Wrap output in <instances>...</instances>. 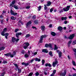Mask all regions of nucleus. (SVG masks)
Listing matches in <instances>:
<instances>
[{"label":"nucleus","mask_w":76,"mask_h":76,"mask_svg":"<svg viewBox=\"0 0 76 76\" xmlns=\"http://www.w3.org/2000/svg\"><path fill=\"white\" fill-rule=\"evenodd\" d=\"M55 61L53 62L52 64V66L53 67H55L57 64H58V61H57V59L56 58L55 59Z\"/></svg>","instance_id":"nucleus-1"},{"label":"nucleus","mask_w":76,"mask_h":76,"mask_svg":"<svg viewBox=\"0 0 76 76\" xmlns=\"http://www.w3.org/2000/svg\"><path fill=\"white\" fill-rule=\"evenodd\" d=\"M70 8V6H67L65 8H64L63 10L65 12H67V11L69 10Z\"/></svg>","instance_id":"nucleus-2"},{"label":"nucleus","mask_w":76,"mask_h":76,"mask_svg":"<svg viewBox=\"0 0 76 76\" xmlns=\"http://www.w3.org/2000/svg\"><path fill=\"white\" fill-rule=\"evenodd\" d=\"M45 47L46 48H47L49 47L50 48H52V45L51 43H49V44H46L45 45Z\"/></svg>","instance_id":"nucleus-3"},{"label":"nucleus","mask_w":76,"mask_h":76,"mask_svg":"<svg viewBox=\"0 0 76 76\" xmlns=\"http://www.w3.org/2000/svg\"><path fill=\"white\" fill-rule=\"evenodd\" d=\"M56 52H57L58 53H58V57L59 58H61V56H62V52H61V51H60V50H57L56 51Z\"/></svg>","instance_id":"nucleus-4"},{"label":"nucleus","mask_w":76,"mask_h":76,"mask_svg":"<svg viewBox=\"0 0 76 76\" xmlns=\"http://www.w3.org/2000/svg\"><path fill=\"white\" fill-rule=\"evenodd\" d=\"M42 52L44 53H48V50L47 49H44L42 50Z\"/></svg>","instance_id":"nucleus-5"},{"label":"nucleus","mask_w":76,"mask_h":76,"mask_svg":"<svg viewBox=\"0 0 76 76\" xmlns=\"http://www.w3.org/2000/svg\"><path fill=\"white\" fill-rule=\"evenodd\" d=\"M75 37V34H74L70 35L69 37H68L69 39H72Z\"/></svg>","instance_id":"nucleus-6"},{"label":"nucleus","mask_w":76,"mask_h":76,"mask_svg":"<svg viewBox=\"0 0 76 76\" xmlns=\"http://www.w3.org/2000/svg\"><path fill=\"white\" fill-rule=\"evenodd\" d=\"M22 34V33H17L15 34V37L18 38H19V35H21Z\"/></svg>","instance_id":"nucleus-7"},{"label":"nucleus","mask_w":76,"mask_h":76,"mask_svg":"<svg viewBox=\"0 0 76 76\" xmlns=\"http://www.w3.org/2000/svg\"><path fill=\"white\" fill-rule=\"evenodd\" d=\"M32 23V22L31 21H29L26 24V28H28V26L31 25Z\"/></svg>","instance_id":"nucleus-8"},{"label":"nucleus","mask_w":76,"mask_h":76,"mask_svg":"<svg viewBox=\"0 0 76 76\" xmlns=\"http://www.w3.org/2000/svg\"><path fill=\"white\" fill-rule=\"evenodd\" d=\"M66 71V70H64V72L61 74V76H65L67 73Z\"/></svg>","instance_id":"nucleus-9"},{"label":"nucleus","mask_w":76,"mask_h":76,"mask_svg":"<svg viewBox=\"0 0 76 76\" xmlns=\"http://www.w3.org/2000/svg\"><path fill=\"white\" fill-rule=\"evenodd\" d=\"M45 66H46V67H47V66H48L49 67H52L51 64H50V63L48 64V63L45 64Z\"/></svg>","instance_id":"nucleus-10"},{"label":"nucleus","mask_w":76,"mask_h":76,"mask_svg":"<svg viewBox=\"0 0 76 76\" xmlns=\"http://www.w3.org/2000/svg\"><path fill=\"white\" fill-rule=\"evenodd\" d=\"M47 4H46L47 6H50L51 4V2L50 1H48L47 2Z\"/></svg>","instance_id":"nucleus-11"},{"label":"nucleus","mask_w":76,"mask_h":76,"mask_svg":"<svg viewBox=\"0 0 76 76\" xmlns=\"http://www.w3.org/2000/svg\"><path fill=\"white\" fill-rule=\"evenodd\" d=\"M72 41L71 40H69L68 43V47H70V44L72 43Z\"/></svg>","instance_id":"nucleus-12"},{"label":"nucleus","mask_w":76,"mask_h":76,"mask_svg":"<svg viewBox=\"0 0 76 76\" xmlns=\"http://www.w3.org/2000/svg\"><path fill=\"white\" fill-rule=\"evenodd\" d=\"M12 42H16V38L14 37H13L12 38Z\"/></svg>","instance_id":"nucleus-13"},{"label":"nucleus","mask_w":76,"mask_h":76,"mask_svg":"<svg viewBox=\"0 0 76 76\" xmlns=\"http://www.w3.org/2000/svg\"><path fill=\"white\" fill-rule=\"evenodd\" d=\"M22 65H24V66H28V65H29V63H26L25 62H23L22 63Z\"/></svg>","instance_id":"nucleus-14"},{"label":"nucleus","mask_w":76,"mask_h":76,"mask_svg":"<svg viewBox=\"0 0 76 76\" xmlns=\"http://www.w3.org/2000/svg\"><path fill=\"white\" fill-rule=\"evenodd\" d=\"M58 29L59 31H62V29H63V27H62L61 26H59L58 28Z\"/></svg>","instance_id":"nucleus-15"},{"label":"nucleus","mask_w":76,"mask_h":76,"mask_svg":"<svg viewBox=\"0 0 76 76\" xmlns=\"http://www.w3.org/2000/svg\"><path fill=\"white\" fill-rule=\"evenodd\" d=\"M35 61H36L39 62L41 61V59L40 58H35Z\"/></svg>","instance_id":"nucleus-16"},{"label":"nucleus","mask_w":76,"mask_h":76,"mask_svg":"<svg viewBox=\"0 0 76 76\" xmlns=\"http://www.w3.org/2000/svg\"><path fill=\"white\" fill-rule=\"evenodd\" d=\"M10 19H11V20H16V18L15 17L13 16H12L10 17Z\"/></svg>","instance_id":"nucleus-17"},{"label":"nucleus","mask_w":76,"mask_h":76,"mask_svg":"<svg viewBox=\"0 0 76 76\" xmlns=\"http://www.w3.org/2000/svg\"><path fill=\"white\" fill-rule=\"evenodd\" d=\"M45 26H42L41 27V28L42 30L43 31H45Z\"/></svg>","instance_id":"nucleus-18"},{"label":"nucleus","mask_w":76,"mask_h":76,"mask_svg":"<svg viewBox=\"0 0 76 76\" xmlns=\"http://www.w3.org/2000/svg\"><path fill=\"white\" fill-rule=\"evenodd\" d=\"M44 9L45 10H46V12L48 11V9L47 7V5H46V4L44 5Z\"/></svg>","instance_id":"nucleus-19"},{"label":"nucleus","mask_w":76,"mask_h":76,"mask_svg":"<svg viewBox=\"0 0 76 76\" xmlns=\"http://www.w3.org/2000/svg\"><path fill=\"white\" fill-rule=\"evenodd\" d=\"M61 20H67V17H62L61 18Z\"/></svg>","instance_id":"nucleus-20"},{"label":"nucleus","mask_w":76,"mask_h":76,"mask_svg":"<svg viewBox=\"0 0 76 76\" xmlns=\"http://www.w3.org/2000/svg\"><path fill=\"white\" fill-rule=\"evenodd\" d=\"M34 25H37L38 23V20H34Z\"/></svg>","instance_id":"nucleus-21"},{"label":"nucleus","mask_w":76,"mask_h":76,"mask_svg":"<svg viewBox=\"0 0 76 76\" xmlns=\"http://www.w3.org/2000/svg\"><path fill=\"white\" fill-rule=\"evenodd\" d=\"M51 35H52V36L54 37L56 35V33L54 32H52L51 33Z\"/></svg>","instance_id":"nucleus-22"},{"label":"nucleus","mask_w":76,"mask_h":76,"mask_svg":"<svg viewBox=\"0 0 76 76\" xmlns=\"http://www.w3.org/2000/svg\"><path fill=\"white\" fill-rule=\"evenodd\" d=\"M10 54H11V53H8L4 54V55L6 56V57H9V56H10Z\"/></svg>","instance_id":"nucleus-23"},{"label":"nucleus","mask_w":76,"mask_h":76,"mask_svg":"<svg viewBox=\"0 0 76 76\" xmlns=\"http://www.w3.org/2000/svg\"><path fill=\"white\" fill-rule=\"evenodd\" d=\"M49 54L51 57H53V52H52L51 51H50Z\"/></svg>","instance_id":"nucleus-24"},{"label":"nucleus","mask_w":76,"mask_h":76,"mask_svg":"<svg viewBox=\"0 0 76 76\" xmlns=\"http://www.w3.org/2000/svg\"><path fill=\"white\" fill-rule=\"evenodd\" d=\"M43 39L41 37L40 39L39 40L40 43H42V42H43V41H42Z\"/></svg>","instance_id":"nucleus-25"},{"label":"nucleus","mask_w":76,"mask_h":76,"mask_svg":"<svg viewBox=\"0 0 76 76\" xmlns=\"http://www.w3.org/2000/svg\"><path fill=\"white\" fill-rule=\"evenodd\" d=\"M4 48H4V47H0V51H2V50H4Z\"/></svg>","instance_id":"nucleus-26"},{"label":"nucleus","mask_w":76,"mask_h":76,"mask_svg":"<svg viewBox=\"0 0 76 76\" xmlns=\"http://www.w3.org/2000/svg\"><path fill=\"white\" fill-rule=\"evenodd\" d=\"M17 69H18V72L19 73H20L22 72V70L21 69H19V68Z\"/></svg>","instance_id":"nucleus-27"},{"label":"nucleus","mask_w":76,"mask_h":76,"mask_svg":"<svg viewBox=\"0 0 76 76\" xmlns=\"http://www.w3.org/2000/svg\"><path fill=\"white\" fill-rule=\"evenodd\" d=\"M73 51L74 52H75V53H74V55L75 56L76 55V48H74L73 49Z\"/></svg>","instance_id":"nucleus-28"},{"label":"nucleus","mask_w":76,"mask_h":76,"mask_svg":"<svg viewBox=\"0 0 76 76\" xmlns=\"http://www.w3.org/2000/svg\"><path fill=\"white\" fill-rule=\"evenodd\" d=\"M41 37H42L43 39L44 38H47V35H42Z\"/></svg>","instance_id":"nucleus-29"},{"label":"nucleus","mask_w":76,"mask_h":76,"mask_svg":"<svg viewBox=\"0 0 76 76\" xmlns=\"http://www.w3.org/2000/svg\"><path fill=\"white\" fill-rule=\"evenodd\" d=\"M7 28H5L3 29V32H4L5 33L6 32H7Z\"/></svg>","instance_id":"nucleus-30"},{"label":"nucleus","mask_w":76,"mask_h":76,"mask_svg":"<svg viewBox=\"0 0 76 76\" xmlns=\"http://www.w3.org/2000/svg\"><path fill=\"white\" fill-rule=\"evenodd\" d=\"M72 63L73 65V66H76V63H75V61H72Z\"/></svg>","instance_id":"nucleus-31"},{"label":"nucleus","mask_w":76,"mask_h":76,"mask_svg":"<svg viewBox=\"0 0 76 76\" xmlns=\"http://www.w3.org/2000/svg\"><path fill=\"white\" fill-rule=\"evenodd\" d=\"M32 19L34 20L35 19H36V16L35 15H34L32 16Z\"/></svg>","instance_id":"nucleus-32"},{"label":"nucleus","mask_w":76,"mask_h":76,"mask_svg":"<svg viewBox=\"0 0 76 76\" xmlns=\"http://www.w3.org/2000/svg\"><path fill=\"white\" fill-rule=\"evenodd\" d=\"M24 44H26V46H27L28 47L29 45V43L28 42H26L24 43Z\"/></svg>","instance_id":"nucleus-33"},{"label":"nucleus","mask_w":76,"mask_h":76,"mask_svg":"<svg viewBox=\"0 0 76 76\" xmlns=\"http://www.w3.org/2000/svg\"><path fill=\"white\" fill-rule=\"evenodd\" d=\"M31 36V35L30 34H28L26 35L25 36V38H28V37H29Z\"/></svg>","instance_id":"nucleus-34"},{"label":"nucleus","mask_w":76,"mask_h":76,"mask_svg":"<svg viewBox=\"0 0 76 76\" xmlns=\"http://www.w3.org/2000/svg\"><path fill=\"white\" fill-rule=\"evenodd\" d=\"M33 75V73L32 72H30L27 76H32Z\"/></svg>","instance_id":"nucleus-35"},{"label":"nucleus","mask_w":76,"mask_h":76,"mask_svg":"<svg viewBox=\"0 0 76 76\" xmlns=\"http://www.w3.org/2000/svg\"><path fill=\"white\" fill-rule=\"evenodd\" d=\"M4 33H5V32H2L1 33V35L3 36H5V34H4Z\"/></svg>","instance_id":"nucleus-36"},{"label":"nucleus","mask_w":76,"mask_h":76,"mask_svg":"<svg viewBox=\"0 0 76 76\" xmlns=\"http://www.w3.org/2000/svg\"><path fill=\"white\" fill-rule=\"evenodd\" d=\"M42 65H44V63H45V60H44V59H42Z\"/></svg>","instance_id":"nucleus-37"},{"label":"nucleus","mask_w":76,"mask_h":76,"mask_svg":"<svg viewBox=\"0 0 76 76\" xmlns=\"http://www.w3.org/2000/svg\"><path fill=\"white\" fill-rule=\"evenodd\" d=\"M25 57L26 58H28L29 57V55L27 54H25Z\"/></svg>","instance_id":"nucleus-38"},{"label":"nucleus","mask_w":76,"mask_h":76,"mask_svg":"<svg viewBox=\"0 0 76 76\" xmlns=\"http://www.w3.org/2000/svg\"><path fill=\"white\" fill-rule=\"evenodd\" d=\"M15 2L16 1L15 0H14L12 2V4L13 5H14V4H15Z\"/></svg>","instance_id":"nucleus-39"},{"label":"nucleus","mask_w":76,"mask_h":76,"mask_svg":"<svg viewBox=\"0 0 76 76\" xmlns=\"http://www.w3.org/2000/svg\"><path fill=\"white\" fill-rule=\"evenodd\" d=\"M41 6H40L39 7H38V11H40V10H41Z\"/></svg>","instance_id":"nucleus-40"},{"label":"nucleus","mask_w":76,"mask_h":76,"mask_svg":"<svg viewBox=\"0 0 76 76\" xmlns=\"http://www.w3.org/2000/svg\"><path fill=\"white\" fill-rule=\"evenodd\" d=\"M14 7L15 9H18V7L17 6L15 5H14Z\"/></svg>","instance_id":"nucleus-41"},{"label":"nucleus","mask_w":76,"mask_h":76,"mask_svg":"<svg viewBox=\"0 0 76 76\" xmlns=\"http://www.w3.org/2000/svg\"><path fill=\"white\" fill-rule=\"evenodd\" d=\"M58 49V48L57 47V45H55V48H54V50H57Z\"/></svg>","instance_id":"nucleus-42"},{"label":"nucleus","mask_w":76,"mask_h":76,"mask_svg":"<svg viewBox=\"0 0 76 76\" xmlns=\"http://www.w3.org/2000/svg\"><path fill=\"white\" fill-rule=\"evenodd\" d=\"M76 44V40H74L73 41L72 43V45H75Z\"/></svg>","instance_id":"nucleus-43"},{"label":"nucleus","mask_w":76,"mask_h":76,"mask_svg":"<svg viewBox=\"0 0 76 76\" xmlns=\"http://www.w3.org/2000/svg\"><path fill=\"white\" fill-rule=\"evenodd\" d=\"M19 31V30L18 28H16L15 29V32H17L18 31Z\"/></svg>","instance_id":"nucleus-44"},{"label":"nucleus","mask_w":76,"mask_h":76,"mask_svg":"<svg viewBox=\"0 0 76 76\" xmlns=\"http://www.w3.org/2000/svg\"><path fill=\"white\" fill-rule=\"evenodd\" d=\"M10 12V13L11 14V15H13V14L14 12H13V10H11Z\"/></svg>","instance_id":"nucleus-45"},{"label":"nucleus","mask_w":76,"mask_h":76,"mask_svg":"<svg viewBox=\"0 0 76 76\" xmlns=\"http://www.w3.org/2000/svg\"><path fill=\"white\" fill-rule=\"evenodd\" d=\"M14 66H15V67H16L17 69H18L19 68L18 67V65L17 64H14Z\"/></svg>","instance_id":"nucleus-46"},{"label":"nucleus","mask_w":76,"mask_h":76,"mask_svg":"<svg viewBox=\"0 0 76 76\" xmlns=\"http://www.w3.org/2000/svg\"><path fill=\"white\" fill-rule=\"evenodd\" d=\"M35 75L36 76H38L39 75V73H38V72H37L36 73H35Z\"/></svg>","instance_id":"nucleus-47"},{"label":"nucleus","mask_w":76,"mask_h":76,"mask_svg":"<svg viewBox=\"0 0 76 76\" xmlns=\"http://www.w3.org/2000/svg\"><path fill=\"white\" fill-rule=\"evenodd\" d=\"M18 23H21V25H23V23H22V21H21V20H19Z\"/></svg>","instance_id":"nucleus-48"},{"label":"nucleus","mask_w":76,"mask_h":76,"mask_svg":"<svg viewBox=\"0 0 76 76\" xmlns=\"http://www.w3.org/2000/svg\"><path fill=\"white\" fill-rule=\"evenodd\" d=\"M56 70L55 69L53 70V73L52 74H56Z\"/></svg>","instance_id":"nucleus-49"},{"label":"nucleus","mask_w":76,"mask_h":76,"mask_svg":"<svg viewBox=\"0 0 76 76\" xmlns=\"http://www.w3.org/2000/svg\"><path fill=\"white\" fill-rule=\"evenodd\" d=\"M2 63H4V64H6V63H7V61H4L2 62Z\"/></svg>","instance_id":"nucleus-50"},{"label":"nucleus","mask_w":76,"mask_h":76,"mask_svg":"<svg viewBox=\"0 0 76 76\" xmlns=\"http://www.w3.org/2000/svg\"><path fill=\"white\" fill-rule=\"evenodd\" d=\"M5 36L8 37V36H9V33H6L5 34Z\"/></svg>","instance_id":"nucleus-51"},{"label":"nucleus","mask_w":76,"mask_h":76,"mask_svg":"<svg viewBox=\"0 0 76 76\" xmlns=\"http://www.w3.org/2000/svg\"><path fill=\"white\" fill-rule=\"evenodd\" d=\"M53 8H52L50 9V13H52L53 12Z\"/></svg>","instance_id":"nucleus-52"},{"label":"nucleus","mask_w":76,"mask_h":76,"mask_svg":"<svg viewBox=\"0 0 76 76\" xmlns=\"http://www.w3.org/2000/svg\"><path fill=\"white\" fill-rule=\"evenodd\" d=\"M32 28H33V29H35L36 30H37V27H35L32 26Z\"/></svg>","instance_id":"nucleus-53"},{"label":"nucleus","mask_w":76,"mask_h":76,"mask_svg":"<svg viewBox=\"0 0 76 76\" xmlns=\"http://www.w3.org/2000/svg\"><path fill=\"white\" fill-rule=\"evenodd\" d=\"M28 46H24L23 48H24V49H26V48H28Z\"/></svg>","instance_id":"nucleus-54"},{"label":"nucleus","mask_w":76,"mask_h":76,"mask_svg":"<svg viewBox=\"0 0 76 76\" xmlns=\"http://www.w3.org/2000/svg\"><path fill=\"white\" fill-rule=\"evenodd\" d=\"M34 59H32L31 60L30 63H32L34 61Z\"/></svg>","instance_id":"nucleus-55"},{"label":"nucleus","mask_w":76,"mask_h":76,"mask_svg":"<svg viewBox=\"0 0 76 76\" xmlns=\"http://www.w3.org/2000/svg\"><path fill=\"white\" fill-rule=\"evenodd\" d=\"M31 7L30 6H27L26 7V9H28Z\"/></svg>","instance_id":"nucleus-56"},{"label":"nucleus","mask_w":76,"mask_h":76,"mask_svg":"<svg viewBox=\"0 0 76 76\" xmlns=\"http://www.w3.org/2000/svg\"><path fill=\"white\" fill-rule=\"evenodd\" d=\"M10 56L12 58V57H14V56L13 54H11V53H10Z\"/></svg>","instance_id":"nucleus-57"},{"label":"nucleus","mask_w":76,"mask_h":76,"mask_svg":"<svg viewBox=\"0 0 76 76\" xmlns=\"http://www.w3.org/2000/svg\"><path fill=\"white\" fill-rule=\"evenodd\" d=\"M25 51L24 50H23L21 51V53L22 54H24L25 53Z\"/></svg>","instance_id":"nucleus-58"},{"label":"nucleus","mask_w":76,"mask_h":76,"mask_svg":"<svg viewBox=\"0 0 76 76\" xmlns=\"http://www.w3.org/2000/svg\"><path fill=\"white\" fill-rule=\"evenodd\" d=\"M3 21H4V20L2 19L1 20V24H3Z\"/></svg>","instance_id":"nucleus-59"},{"label":"nucleus","mask_w":76,"mask_h":76,"mask_svg":"<svg viewBox=\"0 0 76 76\" xmlns=\"http://www.w3.org/2000/svg\"><path fill=\"white\" fill-rule=\"evenodd\" d=\"M19 39H18V38H16V40H15V41L16 42H18V41H19Z\"/></svg>","instance_id":"nucleus-60"},{"label":"nucleus","mask_w":76,"mask_h":76,"mask_svg":"<svg viewBox=\"0 0 76 76\" xmlns=\"http://www.w3.org/2000/svg\"><path fill=\"white\" fill-rule=\"evenodd\" d=\"M69 29H73V26H70L69 27Z\"/></svg>","instance_id":"nucleus-61"},{"label":"nucleus","mask_w":76,"mask_h":76,"mask_svg":"<svg viewBox=\"0 0 76 76\" xmlns=\"http://www.w3.org/2000/svg\"><path fill=\"white\" fill-rule=\"evenodd\" d=\"M17 14H18V13H15L14 12V13L12 14V15H13V16H15V15H16Z\"/></svg>","instance_id":"nucleus-62"},{"label":"nucleus","mask_w":76,"mask_h":76,"mask_svg":"<svg viewBox=\"0 0 76 76\" xmlns=\"http://www.w3.org/2000/svg\"><path fill=\"white\" fill-rule=\"evenodd\" d=\"M0 18L3 19V16L2 15H0Z\"/></svg>","instance_id":"nucleus-63"},{"label":"nucleus","mask_w":76,"mask_h":76,"mask_svg":"<svg viewBox=\"0 0 76 76\" xmlns=\"http://www.w3.org/2000/svg\"><path fill=\"white\" fill-rule=\"evenodd\" d=\"M37 54V52H34V56H35Z\"/></svg>","instance_id":"nucleus-64"}]
</instances>
